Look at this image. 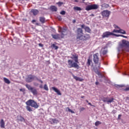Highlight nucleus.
Wrapping results in <instances>:
<instances>
[{
    "label": "nucleus",
    "mask_w": 129,
    "mask_h": 129,
    "mask_svg": "<svg viewBox=\"0 0 129 129\" xmlns=\"http://www.w3.org/2000/svg\"><path fill=\"white\" fill-rule=\"evenodd\" d=\"M99 124H101V122L100 121H97L95 123V125L96 126H98Z\"/></svg>",
    "instance_id": "30"
},
{
    "label": "nucleus",
    "mask_w": 129,
    "mask_h": 129,
    "mask_svg": "<svg viewBox=\"0 0 129 129\" xmlns=\"http://www.w3.org/2000/svg\"><path fill=\"white\" fill-rule=\"evenodd\" d=\"M35 76H33L32 75H29L27 76L26 78V82H32L34 79H35Z\"/></svg>",
    "instance_id": "11"
},
{
    "label": "nucleus",
    "mask_w": 129,
    "mask_h": 129,
    "mask_svg": "<svg viewBox=\"0 0 129 129\" xmlns=\"http://www.w3.org/2000/svg\"><path fill=\"white\" fill-rule=\"evenodd\" d=\"M124 86L123 85H117L116 86L117 88H122Z\"/></svg>",
    "instance_id": "37"
},
{
    "label": "nucleus",
    "mask_w": 129,
    "mask_h": 129,
    "mask_svg": "<svg viewBox=\"0 0 129 129\" xmlns=\"http://www.w3.org/2000/svg\"><path fill=\"white\" fill-rule=\"evenodd\" d=\"M95 84H96V85H98V84H99V82H95Z\"/></svg>",
    "instance_id": "47"
},
{
    "label": "nucleus",
    "mask_w": 129,
    "mask_h": 129,
    "mask_svg": "<svg viewBox=\"0 0 129 129\" xmlns=\"http://www.w3.org/2000/svg\"><path fill=\"white\" fill-rule=\"evenodd\" d=\"M34 16H37L39 14V10L37 9H32L31 11Z\"/></svg>",
    "instance_id": "18"
},
{
    "label": "nucleus",
    "mask_w": 129,
    "mask_h": 129,
    "mask_svg": "<svg viewBox=\"0 0 129 129\" xmlns=\"http://www.w3.org/2000/svg\"><path fill=\"white\" fill-rule=\"evenodd\" d=\"M66 111H69V112H71V113H75L74 111H73L71 109L69 108V107L66 108Z\"/></svg>",
    "instance_id": "26"
},
{
    "label": "nucleus",
    "mask_w": 129,
    "mask_h": 129,
    "mask_svg": "<svg viewBox=\"0 0 129 129\" xmlns=\"http://www.w3.org/2000/svg\"><path fill=\"white\" fill-rule=\"evenodd\" d=\"M121 117V115L120 114H119L118 116V119H120V117Z\"/></svg>",
    "instance_id": "45"
},
{
    "label": "nucleus",
    "mask_w": 129,
    "mask_h": 129,
    "mask_svg": "<svg viewBox=\"0 0 129 129\" xmlns=\"http://www.w3.org/2000/svg\"><path fill=\"white\" fill-rule=\"evenodd\" d=\"M75 2H76V3H78V1L77 0H75Z\"/></svg>",
    "instance_id": "54"
},
{
    "label": "nucleus",
    "mask_w": 129,
    "mask_h": 129,
    "mask_svg": "<svg viewBox=\"0 0 129 129\" xmlns=\"http://www.w3.org/2000/svg\"><path fill=\"white\" fill-rule=\"evenodd\" d=\"M59 33H61V38L63 39L64 36H66L68 32H67V28H59V30L58 31Z\"/></svg>",
    "instance_id": "7"
},
{
    "label": "nucleus",
    "mask_w": 129,
    "mask_h": 129,
    "mask_svg": "<svg viewBox=\"0 0 129 129\" xmlns=\"http://www.w3.org/2000/svg\"><path fill=\"white\" fill-rule=\"evenodd\" d=\"M51 36L54 40H59L61 38V36L59 34H51Z\"/></svg>",
    "instance_id": "15"
},
{
    "label": "nucleus",
    "mask_w": 129,
    "mask_h": 129,
    "mask_svg": "<svg viewBox=\"0 0 129 129\" xmlns=\"http://www.w3.org/2000/svg\"><path fill=\"white\" fill-rule=\"evenodd\" d=\"M113 100H114L113 98L109 99L108 97H104L102 99L103 102H107V103H111V102H113Z\"/></svg>",
    "instance_id": "10"
},
{
    "label": "nucleus",
    "mask_w": 129,
    "mask_h": 129,
    "mask_svg": "<svg viewBox=\"0 0 129 129\" xmlns=\"http://www.w3.org/2000/svg\"><path fill=\"white\" fill-rule=\"evenodd\" d=\"M112 33H118V34H119V30L114 29L112 31Z\"/></svg>",
    "instance_id": "34"
},
{
    "label": "nucleus",
    "mask_w": 129,
    "mask_h": 129,
    "mask_svg": "<svg viewBox=\"0 0 129 129\" xmlns=\"http://www.w3.org/2000/svg\"><path fill=\"white\" fill-rule=\"evenodd\" d=\"M128 48H129V47H128ZM128 52H129V48H128Z\"/></svg>",
    "instance_id": "58"
},
{
    "label": "nucleus",
    "mask_w": 129,
    "mask_h": 129,
    "mask_svg": "<svg viewBox=\"0 0 129 129\" xmlns=\"http://www.w3.org/2000/svg\"><path fill=\"white\" fill-rule=\"evenodd\" d=\"M0 124H1V128H5V121L3 120V119H2L0 121Z\"/></svg>",
    "instance_id": "19"
},
{
    "label": "nucleus",
    "mask_w": 129,
    "mask_h": 129,
    "mask_svg": "<svg viewBox=\"0 0 129 129\" xmlns=\"http://www.w3.org/2000/svg\"><path fill=\"white\" fill-rule=\"evenodd\" d=\"M99 55V54L98 53L94 54L93 55V60L95 64H98V67L99 68L100 67V62H99V57H98Z\"/></svg>",
    "instance_id": "5"
},
{
    "label": "nucleus",
    "mask_w": 129,
    "mask_h": 129,
    "mask_svg": "<svg viewBox=\"0 0 129 129\" xmlns=\"http://www.w3.org/2000/svg\"><path fill=\"white\" fill-rule=\"evenodd\" d=\"M60 15H65L66 14V12L65 11H62L61 12H60Z\"/></svg>",
    "instance_id": "39"
},
{
    "label": "nucleus",
    "mask_w": 129,
    "mask_h": 129,
    "mask_svg": "<svg viewBox=\"0 0 129 129\" xmlns=\"http://www.w3.org/2000/svg\"><path fill=\"white\" fill-rule=\"evenodd\" d=\"M39 82H40V83H41V84L43 83V81H42L41 80H39Z\"/></svg>",
    "instance_id": "48"
},
{
    "label": "nucleus",
    "mask_w": 129,
    "mask_h": 129,
    "mask_svg": "<svg viewBox=\"0 0 129 129\" xmlns=\"http://www.w3.org/2000/svg\"><path fill=\"white\" fill-rule=\"evenodd\" d=\"M98 9V6L96 4H93L92 5H88L86 7V11H91V10H97Z\"/></svg>",
    "instance_id": "8"
},
{
    "label": "nucleus",
    "mask_w": 129,
    "mask_h": 129,
    "mask_svg": "<svg viewBox=\"0 0 129 129\" xmlns=\"http://www.w3.org/2000/svg\"><path fill=\"white\" fill-rule=\"evenodd\" d=\"M32 23H36V21L35 20H32Z\"/></svg>",
    "instance_id": "50"
},
{
    "label": "nucleus",
    "mask_w": 129,
    "mask_h": 129,
    "mask_svg": "<svg viewBox=\"0 0 129 129\" xmlns=\"http://www.w3.org/2000/svg\"><path fill=\"white\" fill-rule=\"evenodd\" d=\"M39 88L42 89L43 88V85H40Z\"/></svg>",
    "instance_id": "46"
},
{
    "label": "nucleus",
    "mask_w": 129,
    "mask_h": 129,
    "mask_svg": "<svg viewBox=\"0 0 129 129\" xmlns=\"http://www.w3.org/2000/svg\"><path fill=\"white\" fill-rule=\"evenodd\" d=\"M57 5H58V7H61L63 5V2H59L57 3Z\"/></svg>",
    "instance_id": "36"
},
{
    "label": "nucleus",
    "mask_w": 129,
    "mask_h": 129,
    "mask_svg": "<svg viewBox=\"0 0 129 129\" xmlns=\"http://www.w3.org/2000/svg\"><path fill=\"white\" fill-rule=\"evenodd\" d=\"M17 119L19 120V121H25V118H23V116L21 115L17 116Z\"/></svg>",
    "instance_id": "22"
},
{
    "label": "nucleus",
    "mask_w": 129,
    "mask_h": 129,
    "mask_svg": "<svg viewBox=\"0 0 129 129\" xmlns=\"http://www.w3.org/2000/svg\"><path fill=\"white\" fill-rule=\"evenodd\" d=\"M103 7L105 8V9H107V8H109V5L104 4H103Z\"/></svg>",
    "instance_id": "33"
},
{
    "label": "nucleus",
    "mask_w": 129,
    "mask_h": 129,
    "mask_svg": "<svg viewBox=\"0 0 129 129\" xmlns=\"http://www.w3.org/2000/svg\"><path fill=\"white\" fill-rule=\"evenodd\" d=\"M45 20L44 17H41L39 18V21L42 24H45V22H46Z\"/></svg>",
    "instance_id": "23"
},
{
    "label": "nucleus",
    "mask_w": 129,
    "mask_h": 129,
    "mask_svg": "<svg viewBox=\"0 0 129 129\" xmlns=\"http://www.w3.org/2000/svg\"><path fill=\"white\" fill-rule=\"evenodd\" d=\"M82 29H84L85 32L87 33H91V29L88 26H85V25L83 24L81 26Z\"/></svg>",
    "instance_id": "12"
},
{
    "label": "nucleus",
    "mask_w": 129,
    "mask_h": 129,
    "mask_svg": "<svg viewBox=\"0 0 129 129\" xmlns=\"http://www.w3.org/2000/svg\"><path fill=\"white\" fill-rule=\"evenodd\" d=\"M26 108L27 110V111H29V112H31V111H33V109H32V107H33L34 108H39V105L37 103V102L35 101L34 100L29 99L26 102Z\"/></svg>",
    "instance_id": "3"
},
{
    "label": "nucleus",
    "mask_w": 129,
    "mask_h": 129,
    "mask_svg": "<svg viewBox=\"0 0 129 129\" xmlns=\"http://www.w3.org/2000/svg\"><path fill=\"white\" fill-rule=\"evenodd\" d=\"M20 91H23V89H20Z\"/></svg>",
    "instance_id": "55"
},
{
    "label": "nucleus",
    "mask_w": 129,
    "mask_h": 129,
    "mask_svg": "<svg viewBox=\"0 0 129 129\" xmlns=\"http://www.w3.org/2000/svg\"><path fill=\"white\" fill-rule=\"evenodd\" d=\"M113 27L115 29H119V30L120 29V28H119L118 26H117V25H113Z\"/></svg>",
    "instance_id": "40"
},
{
    "label": "nucleus",
    "mask_w": 129,
    "mask_h": 129,
    "mask_svg": "<svg viewBox=\"0 0 129 129\" xmlns=\"http://www.w3.org/2000/svg\"><path fill=\"white\" fill-rule=\"evenodd\" d=\"M74 79H75V80H76V81H80V82H82V81H83V80H84V79L81 78H79L76 76H75L74 75H72Z\"/></svg>",
    "instance_id": "16"
},
{
    "label": "nucleus",
    "mask_w": 129,
    "mask_h": 129,
    "mask_svg": "<svg viewBox=\"0 0 129 129\" xmlns=\"http://www.w3.org/2000/svg\"><path fill=\"white\" fill-rule=\"evenodd\" d=\"M102 16L103 17V18H106L107 17H109V11H104L102 13Z\"/></svg>",
    "instance_id": "13"
},
{
    "label": "nucleus",
    "mask_w": 129,
    "mask_h": 129,
    "mask_svg": "<svg viewBox=\"0 0 129 129\" xmlns=\"http://www.w3.org/2000/svg\"><path fill=\"white\" fill-rule=\"evenodd\" d=\"M38 46H39V47H44V45L42 43H39Z\"/></svg>",
    "instance_id": "41"
},
{
    "label": "nucleus",
    "mask_w": 129,
    "mask_h": 129,
    "mask_svg": "<svg viewBox=\"0 0 129 129\" xmlns=\"http://www.w3.org/2000/svg\"><path fill=\"white\" fill-rule=\"evenodd\" d=\"M86 102H87V103H88V102H89L88 100H86Z\"/></svg>",
    "instance_id": "57"
},
{
    "label": "nucleus",
    "mask_w": 129,
    "mask_h": 129,
    "mask_svg": "<svg viewBox=\"0 0 129 129\" xmlns=\"http://www.w3.org/2000/svg\"><path fill=\"white\" fill-rule=\"evenodd\" d=\"M76 39L77 41H88L90 39V35L84 34L82 28H77L76 31Z\"/></svg>",
    "instance_id": "2"
},
{
    "label": "nucleus",
    "mask_w": 129,
    "mask_h": 129,
    "mask_svg": "<svg viewBox=\"0 0 129 129\" xmlns=\"http://www.w3.org/2000/svg\"><path fill=\"white\" fill-rule=\"evenodd\" d=\"M93 71H94L96 74H97V75H100V72H99V71H98V69H97V68H94V69H93Z\"/></svg>",
    "instance_id": "24"
},
{
    "label": "nucleus",
    "mask_w": 129,
    "mask_h": 129,
    "mask_svg": "<svg viewBox=\"0 0 129 129\" xmlns=\"http://www.w3.org/2000/svg\"><path fill=\"white\" fill-rule=\"evenodd\" d=\"M84 110H85V108L83 107L80 108V109H79L80 112L84 111Z\"/></svg>",
    "instance_id": "35"
},
{
    "label": "nucleus",
    "mask_w": 129,
    "mask_h": 129,
    "mask_svg": "<svg viewBox=\"0 0 129 129\" xmlns=\"http://www.w3.org/2000/svg\"><path fill=\"white\" fill-rule=\"evenodd\" d=\"M51 48H53L55 50H57L59 47L57 46H56L55 44H53L51 45Z\"/></svg>",
    "instance_id": "29"
},
{
    "label": "nucleus",
    "mask_w": 129,
    "mask_h": 129,
    "mask_svg": "<svg viewBox=\"0 0 129 129\" xmlns=\"http://www.w3.org/2000/svg\"><path fill=\"white\" fill-rule=\"evenodd\" d=\"M109 36H118V35H117L116 34H114L112 32H110L109 31H106L103 33L102 35V37L103 39H104V38H108Z\"/></svg>",
    "instance_id": "6"
},
{
    "label": "nucleus",
    "mask_w": 129,
    "mask_h": 129,
    "mask_svg": "<svg viewBox=\"0 0 129 129\" xmlns=\"http://www.w3.org/2000/svg\"><path fill=\"white\" fill-rule=\"evenodd\" d=\"M43 88L44 90H46V91H48V90H49V88H48V86L47 85V84L44 85Z\"/></svg>",
    "instance_id": "32"
},
{
    "label": "nucleus",
    "mask_w": 129,
    "mask_h": 129,
    "mask_svg": "<svg viewBox=\"0 0 129 129\" xmlns=\"http://www.w3.org/2000/svg\"><path fill=\"white\" fill-rule=\"evenodd\" d=\"M25 86L27 88L28 90L31 91V92L33 94V95H37L38 94V91H37V89H36V88L32 87L31 85L29 84H26Z\"/></svg>",
    "instance_id": "4"
},
{
    "label": "nucleus",
    "mask_w": 129,
    "mask_h": 129,
    "mask_svg": "<svg viewBox=\"0 0 129 129\" xmlns=\"http://www.w3.org/2000/svg\"><path fill=\"white\" fill-rule=\"evenodd\" d=\"M89 105H90L91 106H94V107H95V106L91 104V103H88Z\"/></svg>",
    "instance_id": "44"
},
{
    "label": "nucleus",
    "mask_w": 129,
    "mask_h": 129,
    "mask_svg": "<svg viewBox=\"0 0 129 129\" xmlns=\"http://www.w3.org/2000/svg\"><path fill=\"white\" fill-rule=\"evenodd\" d=\"M4 81L5 83H7V84H10V83H11V81H10L9 80L6 78H4Z\"/></svg>",
    "instance_id": "25"
},
{
    "label": "nucleus",
    "mask_w": 129,
    "mask_h": 129,
    "mask_svg": "<svg viewBox=\"0 0 129 129\" xmlns=\"http://www.w3.org/2000/svg\"><path fill=\"white\" fill-rule=\"evenodd\" d=\"M91 16H92V17H94V14H92L91 15Z\"/></svg>",
    "instance_id": "56"
},
{
    "label": "nucleus",
    "mask_w": 129,
    "mask_h": 129,
    "mask_svg": "<svg viewBox=\"0 0 129 129\" xmlns=\"http://www.w3.org/2000/svg\"><path fill=\"white\" fill-rule=\"evenodd\" d=\"M124 91H129V87L125 88L124 89Z\"/></svg>",
    "instance_id": "43"
},
{
    "label": "nucleus",
    "mask_w": 129,
    "mask_h": 129,
    "mask_svg": "<svg viewBox=\"0 0 129 129\" xmlns=\"http://www.w3.org/2000/svg\"><path fill=\"white\" fill-rule=\"evenodd\" d=\"M100 54L101 55H106L107 54V50L105 49V48H103L101 49Z\"/></svg>",
    "instance_id": "17"
},
{
    "label": "nucleus",
    "mask_w": 129,
    "mask_h": 129,
    "mask_svg": "<svg viewBox=\"0 0 129 129\" xmlns=\"http://www.w3.org/2000/svg\"><path fill=\"white\" fill-rule=\"evenodd\" d=\"M84 96H82L81 97V98H84Z\"/></svg>",
    "instance_id": "53"
},
{
    "label": "nucleus",
    "mask_w": 129,
    "mask_h": 129,
    "mask_svg": "<svg viewBox=\"0 0 129 129\" xmlns=\"http://www.w3.org/2000/svg\"><path fill=\"white\" fill-rule=\"evenodd\" d=\"M33 84H34V86H36V87H37V86H38V85H39L38 83H36V82H34Z\"/></svg>",
    "instance_id": "42"
},
{
    "label": "nucleus",
    "mask_w": 129,
    "mask_h": 129,
    "mask_svg": "<svg viewBox=\"0 0 129 129\" xmlns=\"http://www.w3.org/2000/svg\"><path fill=\"white\" fill-rule=\"evenodd\" d=\"M72 59H69L68 60V68H76L77 69H79V63L78 60V54L76 53L72 54L71 56ZM74 60L75 62L73 61Z\"/></svg>",
    "instance_id": "1"
},
{
    "label": "nucleus",
    "mask_w": 129,
    "mask_h": 129,
    "mask_svg": "<svg viewBox=\"0 0 129 129\" xmlns=\"http://www.w3.org/2000/svg\"><path fill=\"white\" fill-rule=\"evenodd\" d=\"M116 35L118 36H116V37H123V38H127V37L122 35H119V34H116Z\"/></svg>",
    "instance_id": "38"
},
{
    "label": "nucleus",
    "mask_w": 129,
    "mask_h": 129,
    "mask_svg": "<svg viewBox=\"0 0 129 129\" xmlns=\"http://www.w3.org/2000/svg\"><path fill=\"white\" fill-rule=\"evenodd\" d=\"M91 63H92V59H90V57H89L87 62V66H88V67H89V66L91 65Z\"/></svg>",
    "instance_id": "20"
},
{
    "label": "nucleus",
    "mask_w": 129,
    "mask_h": 129,
    "mask_svg": "<svg viewBox=\"0 0 129 129\" xmlns=\"http://www.w3.org/2000/svg\"><path fill=\"white\" fill-rule=\"evenodd\" d=\"M73 23L74 24L75 23H76V20H73Z\"/></svg>",
    "instance_id": "49"
},
{
    "label": "nucleus",
    "mask_w": 129,
    "mask_h": 129,
    "mask_svg": "<svg viewBox=\"0 0 129 129\" xmlns=\"http://www.w3.org/2000/svg\"><path fill=\"white\" fill-rule=\"evenodd\" d=\"M51 89L54 91V92H56L57 93V95H62V94L61 93V92L60 90H59L58 89H57L55 87H51Z\"/></svg>",
    "instance_id": "14"
},
{
    "label": "nucleus",
    "mask_w": 129,
    "mask_h": 129,
    "mask_svg": "<svg viewBox=\"0 0 129 129\" xmlns=\"http://www.w3.org/2000/svg\"><path fill=\"white\" fill-rule=\"evenodd\" d=\"M121 48H129V42L123 39L122 40V43L120 44Z\"/></svg>",
    "instance_id": "9"
},
{
    "label": "nucleus",
    "mask_w": 129,
    "mask_h": 129,
    "mask_svg": "<svg viewBox=\"0 0 129 129\" xmlns=\"http://www.w3.org/2000/svg\"><path fill=\"white\" fill-rule=\"evenodd\" d=\"M36 26H39V24L38 23H36Z\"/></svg>",
    "instance_id": "52"
},
{
    "label": "nucleus",
    "mask_w": 129,
    "mask_h": 129,
    "mask_svg": "<svg viewBox=\"0 0 129 129\" xmlns=\"http://www.w3.org/2000/svg\"><path fill=\"white\" fill-rule=\"evenodd\" d=\"M50 10L51 11H52V12H57L58 9H57V7H56V6H51L50 7Z\"/></svg>",
    "instance_id": "21"
},
{
    "label": "nucleus",
    "mask_w": 129,
    "mask_h": 129,
    "mask_svg": "<svg viewBox=\"0 0 129 129\" xmlns=\"http://www.w3.org/2000/svg\"><path fill=\"white\" fill-rule=\"evenodd\" d=\"M35 78H36V80H37V81H39V80H40V79H39L37 77H35Z\"/></svg>",
    "instance_id": "51"
},
{
    "label": "nucleus",
    "mask_w": 129,
    "mask_h": 129,
    "mask_svg": "<svg viewBox=\"0 0 129 129\" xmlns=\"http://www.w3.org/2000/svg\"><path fill=\"white\" fill-rule=\"evenodd\" d=\"M74 10L75 11H82V9H81V8L78 7H75L74 8Z\"/></svg>",
    "instance_id": "28"
},
{
    "label": "nucleus",
    "mask_w": 129,
    "mask_h": 129,
    "mask_svg": "<svg viewBox=\"0 0 129 129\" xmlns=\"http://www.w3.org/2000/svg\"><path fill=\"white\" fill-rule=\"evenodd\" d=\"M51 121H52L53 123H58V122H59V121L56 119H52Z\"/></svg>",
    "instance_id": "31"
},
{
    "label": "nucleus",
    "mask_w": 129,
    "mask_h": 129,
    "mask_svg": "<svg viewBox=\"0 0 129 129\" xmlns=\"http://www.w3.org/2000/svg\"><path fill=\"white\" fill-rule=\"evenodd\" d=\"M119 34H126L125 31H124L120 28L119 29Z\"/></svg>",
    "instance_id": "27"
}]
</instances>
